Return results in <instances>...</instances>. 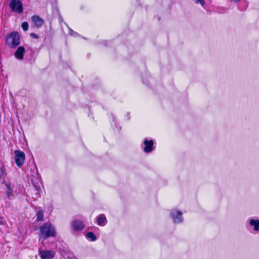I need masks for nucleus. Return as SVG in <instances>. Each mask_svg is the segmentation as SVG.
<instances>
[{"instance_id":"obj_1","label":"nucleus","mask_w":259,"mask_h":259,"mask_svg":"<svg viewBox=\"0 0 259 259\" xmlns=\"http://www.w3.org/2000/svg\"><path fill=\"white\" fill-rule=\"evenodd\" d=\"M40 236L44 239L54 237L56 234L54 226L50 223L44 224L39 227Z\"/></svg>"},{"instance_id":"obj_2","label":"nucleus","mask_w":259,"mask_h":259,"mask_svg":"<svg viewBox=\"0 0 259 259\" xmlns=\"http://www.w3.org/2000/svg\"><path fill=\"white\" fill-rule=\"evenodd\" d=\"M20 37L19 34L14 31L8 34L5 38L6 44L11 48H16L20 44Z\"/></svg>"},{"instance_id":"obj_3","label":"nucleus","mask_w":259,"mask_h":259,"mask_svg":"<svg viewBox=\"0 0 259 259\" xmlns=\"http://www.w3.org/2000/svg\"><path fill=\"white\" fill-rule=\"evenodd\" d=\"M14 153L15 162L19 167H21L25 161V153L19 150H15Z\"/></svg>"},{"instance_id":"obj_4","label":"nucleus","mask_w":259,"mask_h":259,"mask_svg":"<svg viewBox=\"0 0 259 259\" xmlns=\"http://www.w3.org/2000/svg\"><path fill=\"white\" fill-rule=\"evenodd\" d=\"M10 7L14 12L21 13L23 12L22 3L20 1H17L14 3H10Z\"/></svg>"},{"instance_id":"obj_5","label":"nucleus","mask_w":259,"mask_h":259,"mask_svg":"<svg viewBox=\"0 0 259 259\" xmlns=\"http://www.w3.org/2000/svg\"><path fill=\"white\" fill-rule=\"evenodd\" d=\"M170 215L175 223L178 224L183 222L182 212L181 211H174L171 212Z\"/></svg>"},{"instance_id":"obj_6","label":"nucleus","mask_w":259,"mask_h":259,"mask_svg":"<svg viewBox=\"0 0 259 259\" xmlns=\"http://www.w3.org/2000/svg\"><path fill=\"white\" fill-rule=\"evenodd\" d=\"M40 254L41 259H53L54 257L55 253L53 251L51 250L41 251Z\"/></svg>"},{"instance_id":"obj_7","label":"nucleus","mask_w":259,"mask_h":259,"mask_svg":"<svg viewBox=\"0 0 259 259\" xmlns=\"http://www.w3.org/2000/svg\"><path fill=\"white\" fill-rule=\"evenodd\" d=\"M72 226L74 230L78 231L83 229L84 227V225L83 222L81 221L74 220L72 223Z\"/></svg>"},{"instance_id":"obj_8","label":"nucleus","mask_w":259,"mask_h":259,"mask_svg":"<svg viewBox=\"0 0 259 259\" xmlns=\"http://www.w3.org/2000/svg\"><path fill=\"white\" fill-rule=\"evenodd\" d=\"M145 144L144 151L146 153L151 152L153 149V142L152 140L145 139L144 142Z\"/></svg>"},{"instance_id":"obj_9","label":"nucleus","mask_w":259,"mask_h":259,"mask_svg":"<svg viewBox=\"0 0 259 259\" xmlns=\"http://www.w3.org/2000/svg\"><path fill=\"white\" fill-rule=\"evenodd\" d=\"M24 53V48L23 47H19L18 48L15 53V57L18 59L21 60L23 58Z\"/></svg>"},{"instance_id":"obj_10","label":"nucleus","mask_w":259,"mask_h":259,"mask_svg":"<svg viewBox=\"0 0 259 259\" xmlns=\"http://www.w3.org/2000/svg\"><path fill=\"white\" fill-rule=\"evenodd\" d=\"M32 21L36 27H40L44 23L43 20L38 16H34L32 17Z\"/></svg>"},{"instance_id":"obj_11","label":"nucleus","mask_w":259,"mask_h":259,"mask_svg":"<svg viewBox=\"0 0 259 259\" xmlns=\"http://www.w3.org/2000/svg\"><path fill=\"white\" fill-rule=\"evenodd\" d=\"M97 222L99 226H105L107 222L105 215L103 214H100L98 217Z\"/></svg>"},{"instance_id":"obj_12","label":"nucleus","mask_w":259,"mask_h":259,"mask_svg":"<svg viewBox=\"0 0 259 259\" xmlns=\"http://www.w3.org/2000/svg\"><path fill=\"white\" fill-rule=\"evenodd\" d=\"M249 224L251 226L253 227V230L255 231H259V220L250 219L249 220Z\"/></svg>"},{"instance_id":"obj_13","label":"nucleus","mask_w":259,"mask_h":259,"mask_svg":"<svg viewBox=\"0 0 259 259\" xmlns=\"http://www.w3.org/2000/svg\"><path fill=\"white\" fill-rule=\"evenodd\" d=\"M86 237L88 239H90L92 241H94L97 239L96 236L92 232H88L86 235Z\"/></svg>"},{"instance_id":"obj_14","label":"nucleus","mask_w":259,"mask_h":259,"mask_svg":"<svg viewBox=\"0 0 259 259\" xmlns=\"http://www.w3.org/2000/svg\"><path fill=\"white\" fill-rule=\"evenodd\" d=\"M37 221H42L44 218V212L42 210H39L37 213Z\"/></svg>"},{"instance_id":"obj_15","label":"nucleus","mask_w":259,"mask_h":259,"mask_svg":"<svg viewBox=\"0 0 259 259\" xmlns=\"http://www.w3.org/2000/svg\"><path fill=\"white\" fill-rule=\"evenodd\" d=\"M0 172H1V177H5L6 176V169H5V167L4 166H2L0 168Z\"/></svg>"},{"instance_id":"obj_16","label":"nucleus","mask_w":259,"mask_h":259,"mask_svg":"<svg viewBox=\"0 0 259 259\" xmlns=\"http://www.w3.org/2000/svg\"><path fill=\"white\" fill-rule=\"evenodd\" d=\"M21 27H22V29H23V30H24V31L27 30L28 29V23L27 22H24L22 23V24L21 25Z\"/></svg>"},{"instance_id":"obj_17","label":"nucleus","mask_w":259,"mask_h":259,"mask_svg":"<svg viewBox=\"0 0 259 259\" xmlns=\"http://www.w3.org/2000/svg\"><path fill=\"white\" fill-rule=\"evenodd\" d=\"M6 186L7 187L8 189L7 191V195L8 197H10V195L12 194V190L11 189L9 184H6Z\"/></svg>"},{"instance_id":"obj_18","label":"nucleus","mask_w":259,"mask_h":259,"mask_svg":"<svg viewBox=\"0 0 259 259\" xmlns=\"http://www.w3.org/2000/svg\"><path fill=\"white\" fill-rule=\"evenodd\" d=\"M196 4H200L201 6H203L205 4L203 0H195Z\"/></svg>"},{"instance_id":"obj_19","label":"nucleus","mask_w":259,"mask_h":259,"mask_svg":"<svg viewBox=\"0 0 259 259\" xmlns=\"http://www.w3.org/2000/svg\"><path fill=\"white\" fill-rule=\"evenodd\" d=\"M30 36L33 38H38V35L34 33H31L30 34Z\"/></svg>"},{"instance_id":"obj_20","label":"nucleus","mask_w":259,"mask_h":259,"mask_svg":"<svg viewBox=\"0 0 259 259\" xmlns=\"http://www.w3.org/2000/svg\"><path fill=\"white\" fill-rule=\"evenodd\" d=\"M4 223H5L4 219L2 217H0V225H3V224H4Z\"/></svg>"},{"instance_id":"obj_21","label":"nucleus","mask_w":259,"mask_h":259,"mask_svg":"<svg viewBox=\"0 0 259 259\" xmlns=\"http://www.w3.org/2000/svg\"><path fill=\"white\" fill-rule=\"evenodd\" d=\"M34 187L36 189V190L37 191H39V190H40V188L39 186H37L36 185H34Z\"/></svg>"},{"instance_id":"obj_22","label":"nucleus","mask_w":259,"mask_h":259,"mask_svg":"<svg viewBox=\"0 0 259 259\" xmlns=\"http://www.w3.org/2000/svg\"><path fill=\"white\" fill-rule=\"evenodd\" d=\"M69 259H78L76 256L74 255H71L68 257Z\"/></svg>"},{"instance_id":"obj_23","label":"nucleus","mask_w":259,"mask_h":259,"mask_svg":"<svg viewBox=\"0 0 259 259\" xmlns=\"http://www.w3.org/2000/svg\"><path fill=\"white\" fill-rule=\"evenodd\" d=\"M70 33L71 34V35L74 36H75V34H76V33L73 31H71Z\"/></svg>"},{"instance_id":"obj_24","label":"nucleus","mask_w":259,"mask_h":259,"mask_svg":"<svg viewBox=\"0 0 259 259\" xmlns=\"http://www.w3.org/2000/svg\"><path fill=\"white\" fill-rule=\"evenodd\" d=\"M230 1L232 2L236 3V2L240 1V0H230Z\"/></svg>"},{"instance_id":"obj_25","label":"nucleus","mask_w":259,"mask_h":259,"mask_svg":"<svg viewBox=\"0 0 259 259\" xmlns=\"http://www.w3.org/2000/svg\"><path fill=\"white\" fill-rule=\"evenodd\" d=\"M16 0H10V3H14V2H16Z\"/></svg>"}]
</instances>
